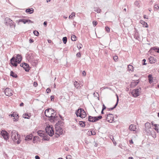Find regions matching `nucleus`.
I'll return each instance as SVG.
<instances>
[{"label":"nucleus","mask_w":159,"mask_h":159,"mask_svg":"<svg viewBox=\"0 0 159 159\" xmlns=\"http://www.w3.org/2000/svg\"><path fill=\"white\" fill-rule=\"evenodd\" d=\"M151 129L145 128V130L147 135H149L151 134L152 131Z\"/></svg>","instance_id":"b1692460"},{"label":"nucleus","mask_w":159,"mask_h":159,"mask_svg":"<svg viewBox=\"0 0 159 159\" xmlns=\"http://www.w3.org/2000/svg\"><path fill=\"white\" fill-rule=\"evenodd\" d=\"M19 116L18 115H17L16 116V117L14 118V121H17L18 120V119Z\"/></svg>","instance_id":"49530a36"},{"label":"nucleus","mask_w":159,"mask_h":159,"mask_svg":"<svg viewBox=\"0 0 159 159\" xmlns=\"http://www.w3.org/2000/svg\"><path fill=\"white\" fill-rule=\"evenodd\" d=\"M51 117L50 118H52V119H55L56 117V112H54V113H53L52 114H51Z\"/></svg>","instance_id":"7c9ffc66"},{"label":"nucleus","mask_w":159,"mask_h":159,"mask_svg":"<svg viewBox=\"0 0 159 159\" xmlns=\"http://www.w3.org/2000/svg\"><path fill=\"white\" fill-rule=\"evenodd\" d=\"M75 114L77 117H80L81 118H85L86 116L85 112L82 108H79L76 111Z\"/></svg>","instance_id":"f03ea898"},{"label":"nucleus","mask_w":159,"mask_h":159,"mask_svg":"<svg viewBox=\"0 0 159 159\" xmlns=\"http://www.w3.org/2000/svg\"><path fill=\"white\" fill-rule=\"evenodd\" d=\"M146 61V60L145 59H143V61L144 62V63H143V65H146L147 64L145 63Z\"/></svg>","instance_id":"4d7b16f0"},{"label":"nucleus","mask_w":159,"mask_h":159,"mask_svg":"<svg viewBox=\"0 0 159 159\" xmlns=\"http://www.w3.org/2000/svg\"><path fill=\"white\" fill-rule=\"evenodd\" d=\"M20 66L22 67L26 71H29L30 70L29 65L25 63H23L20 64Z\"/></svg>","instance_id":"f8f14e48"},{"label":"nucleus","mask_w":159,"mask_h":159,"mask_svg":"<svg viewBox=\"0 0 159 159\" xmlns=\"http://www.w3.org/2000/svg\"><path fill=\"white\" fill-rule=\"evenodd\" d=\"M56 134L58 135V136L62 134H63V129L62 127L60 126H56L55 127Z\"/></svg>","instance_id":"0eeeda50"},{"label":"nucleus","mask_w":159,"mask_h":159,"mask_svg":"<svg viewBox=\"0 0 159 159\" xmlns=\"http://www.w3.org/2000/svg\"><path fill=\"white\" fill-rule=\"evenodd\" d=\"M33 33L36 36H38L39 35V33L37 31H34Z\"/></svg>","instance_id":"a19ab883"},{"label":"nucleus","mask_w":159,"mask_h":159,"mask_svg":"<svg viewBox=\"0 0 159 159\" xmlns=\"http://www.w3.org/2000/svg\"><path fill=\"white\" fill-rule=\"evenodd\" d=\"M93 25H94V26H95L98 24L97 21H93Z\"/></svg>","instance_id":"5fc2aeb1"},{"label":"nucleus","mask_w":159,"mask_h":159,"mask_svg":"<svg viewBox=\"0 0 159 159\" xmlns=\"http://www.w3.org/2000/svg\"><path fill=\"white\" fill-rule=\"evenodd\" d=\"M128 68L129 70L133 71L134 70V67L133 66L131 65H128Z\"/></svg>","instance_id":"72a5a7b5"},{"label":"nucleus","mask_w":159,"mask_h":159,"mask_svg":"<svg viewBox=\"0 0 159 159\" xmlns=\"http://www.w3.org/2000/svg\"><path fill=\"white\" fill-rule=\"evenodd\" d=\"M34 11V10L33 8L27 9L25 10V12L29 14H32Z\"/></svg>","instance_id":"5701e85b"},{"label":"nucleus","mask_w":159,"mask_h":159,"mask_svg":"<svg viewBox=\"0 0 159 159\" xmlns=\"http://www.w3.org/2000/svg\"><path fill=\"white\" fill-rule=\"evenodd\" d=\"M22 59V57L19 54H17L16 57H15V60L16 61V63L17 64L18 63H20Z\"/></svg>","instance_id":"ddd939ff"},{"label":"nucleus","mask_w":159,"mask_h":159,"mask_svg":"<svg viewBox=\"0 0 159 159\" xmlns=\"http://www.w3.org/2000/svg\"><path fill=\"white\" fill-rule=\"evenodd\" d=\"M49 109H46L45 112V115L46 117L50 118L51 115V113L49 112Z\"/></svg>","instance_id":"f3484780"},{"label":"nucleus","mask_w":159,"mask_h":159,"mask_svg":"<svg viewBox=\"0 0 159 159\" xmlns=\"http://www.w3.org/2000/svg\"><path fill=\"white\" fill-rule=\"evenodd\" d=\"M11 138L15 143L17 144L20 143L21 140V138L17 132L15 130H13L11 131Z\"/></svg>","instance_id":"f257e3e1"},{"label":"nucleus","mask_w":159,"mask_h":159,"mask_svg":"<svg viewBox=\"0 0 159 159\" xmlns=\"http://www.w3.org/2000/svg\"><path fill=\"white\" fill-rule=\"evenodd\" d=\"M33 42H34V40H33V39H30V40H29V42H30V43H32Z\"/></svg>","instance_id":"e2e57ef3"},{"label":"nucleus","mask_w":159,"mask_h":159,"mask_svg":"<svg viewBox=\"0 0 159 159\" xmlns=\"http://www.w3.org/2000/svg\"><path fill=\"white\" fill-rule=\"evenodd\" d=\"M148 59L151 64L154 63L156 61V59L153 57H150Z\"/></svg>","instance_id":"2eb2a0df"},{"label":"nucleus","mask_w":159,"mask_h":159,"mask_svg":"<svg viewBox=\"0 0 159 159\" xmlns=\"http://www.w3.org/2000/svg\"><path fill=\"white\" fill-rule=\"evenodd\" d=\"M48 109L49 110V112L51 113V114H52L55 112L54 110L52 108H49Z\"/></svg>","instance_id":"ea45409f"},{"label":"nucleus","mask_w":159,"mask_h":159,"mask_svg":"<svg viewBox=\"0 0 159 159\" xmlns=\"http://www.w3.org/2000/svg\"><path fill=\"white\" fill-rule=\"evenodd\" d=\"M116 96H117V102H116V104H115V106H114V107H113L112 108H109V110H113V109H114V108H115L116 107V106L117 105L118 103V102L119 101V99H118V96L117 95H116Z\"/></svg>","instance_id":"393cba45"},{"label":"nucleus","mask_w":159,"mask_h":159,"mask_svg":"<svg viewBox=\"0 0 159 159\" xmlns=\"http://www.w3.org/2000/svg\"><path fill=\"white\" fill-rule=\"evenodd\" d=\"M75 16V13L74 12H72L71 15H70L69 18L70 19H72L73 16Z\"/></svg>","instance_id":"c9c22d12"},{"label":"nucleus","mask_w":159,"mask_h":159,"mask_svg":"<svg viewBox=\"0 0 159 159\" xmlns=\"http://www.w3.org/2000/svg\"><path fill=\"white\" fill-rule=\"evenodd\" d=\"M38 135L41 136V137H43L44 136V134L43 133L42 131L40 130L38 132Z\"/></svg>","instance_id":"f704fd0d"},{"label":"nucleus","mask_w":159,"mask_h":159,"mask_svg":"<svg viewBox=\"0 0 159 159\" xmlns=\"http://www.w3.org/2000/svg\"><path fill=\"white\" fill-rule=\"evenodd\" d=\"M141 90V89L140 88L134 89L132 91V94L134 97H136L140 95Z\"/></svg>","instance_id":"20e7f679"},{"label":"nucleus","mask_w":159,"mask_h":159,"mask_svg":"<svg viewBox=\"0 0 159 159\" xmlns=\"http://www.w3.org/2000/svg\"><path fill=\"white\" fill-rule=\"evenodd\" d=\"M145 128L151 129V125L150 123L147 122L145 124Z\"/></svg>","instance_id":"c756f323"},{"label":"nucleus","mask_w":159,"mask_h":159,"mask_svg":"<svg viewBox=\"0 0 159 159\" xmlns=\"http://www.w3.org/2000/svg\"><path fill=\"white\" fill-rule=\"evenodd\" d=\"M10 75L14 78H16L17 77V75L13 71H11Z\"/></svg>","instance_id":"cd10ccee"},{"label":"nucleus","mask_w":159,"mask_h":159,"mask_svg":"<svg viewBox=\"0 0 159 159\" xmlns=\"http://www.w3.org/2000/svg\"><path fill=\"white\" fill-rule=\"evenodd\" d=\"M136 129V126L134 125H131L129 127V129L131 131H135Z\"/></svg>","instance_id":"dca6fc26"},{"label":"nucleus","mask_w":159,"mask_h":159,"mask_svg":"<svg viewBox=\"0 0 159 159\" xmlns=\"http://www.w3.org/2000/svg\"><path fill=\"white\" fill-rule=\"evenodd\" d=\"M134 4L136 6H137L138 7H139V2L138 1H136L134 2Z\"/></svg>","instance_id":"37998d69"},{"label":"nucleus","mask_w":159,"mask_h":159,"mask_svg":"<svg viewBox=\"0 0 159 159\" xmlns=\"http://www.w3.org/2000/svg\"><path fill=\"white\" fill-rule=\"evenodd\" d=\"M81 56V54H80V52H78V53H77L76 54V56L77 57H80Z\"/></svg>","instance_id":"13d9d810"},{"label":"nucleus","mask_w":159,"mask_h":159,"mask_svg":"<svg viewBox=\"0 0 159 159\" xmlns=\"http://www.w3.org/2000/svg\"><path fill=\"white\" fill-rule=\"evenodd\" d=\"M114 116L112 114H109L107 115L106 120L109 122L112 123L114 121Z\"/></svg>","instance_id":"9b49d317"},{"label":"nucleus","mask_w":159,"mask_h":159,"mask_svg":"<svg viewBox=\"0 0 159 159\" xmlns=\"http://www.w3.org/2000/svg\"><path fill=\"white\" fill-rule=\"evenodd\" d=\"M62 40L63 41V42L64 44H66L67 41V38L66 37H63L62 39Z\"/></svg>","instance_id":"4c0bfd02"},{"label":"nucleus","mask_w":159,"mask_h":159,"mask_svg":"<svg viewBox=\"0 0 159 159\" xmlns=\"http://www.w3.org/2000/svg\"><path fill=\"white\" fill-rule=\"evenodd\" d=\"M85 122L84 121H80V125L82 127H84L85 126Z\"/></svg>","instance_id":"2f4dec72"},{"label":"nucleus","mask_w":159,"mask_h":159,"mask_svg":"<svg viewBox=\"0 0 159 159\" xmlns=\"http://www.w3.org/2000/svg\"><path fill=\"white\" fill-rule=\"evenodd\" d=\"M154 50L157 52L158 53H159V48H156L155 47L153 48Z\"/></svg>","instance_id":"864d4df0"},{"label":"nucleus","mask_w":159,"mask_h":159,"mask_svg":"<svg viewBox=\"0 0 159 159\" xmlns=\"http://www.w3.org/2000/svg\"><path fill=\"white\" fill-rule=\"evenodd\" d=\"M46 91H47V93H50L51 92V90L50 89L48 88L46 90Z\"/></svg>","instance_id":"6e6d98bb"},{"label":"nucleus","mask_w":159,"mask_h":159,"mask_svg":"<svg viewBox=\"0 0 159 159\" xmlns=\"http://www.w3.org/2000/svg\"><path fill=\"white\" fill-rule=\"evenodd\" d=\"M74 86L78 89H80V84L76 81H75L74 82Z\"/></svg>","instance_id":"6ab92c4d"},{"label":"nucleus","mask_w":159,"mask_h":159,"mask_svg":"<svg viewBox=\"0 0 159 159\" xmlns=\"http://www.w3.org/2000/svg\"><path fill=\"white\" fill-rule=\"evenodd\" d=\"M154 50L157 52L158 53H159V48H156L155 47L153 48Z\"/></svg>","instance_id":"3c124183"},{"label":"nucleus","mask_w":159,"mask_h":159,"mask_svg":"<svg viewBox=\"0 0 159 159\" xmlns=\"http://www.w3.org/2000/svg\"><path fill=\"white\" fill-rule=\"evenodd\" d=\"M82 75L84 76L86 75V73L85 71H83L82 73Z\"/></svg>","instance_id":"680f3d73"},{"label":"nucleus","mask_w":159,"mask_h":159,"mask_svg":"<svg viewBox=\"0 0 159 159\" xmlns=\"http://www.w3.org/2000/svg\"><path fill=\"white\" fill-rule=\"evenodd\" d=\"M22 116L23 118L25 119H29L30 117V116L29 115L28 113L23 114Z\"/></svg>","instance_id":"c85d7f7f"},{"label":"nucleus","mask_w":159,"mask_h":159,"mask_svg":"<svg viewBox=\"0 0 159 159\" xmlns=\"http://www.w3.org/2000/svg\"><path fill=\"white\" fill-rule=\"evenodd\" d=\"M4 93L5 95L8 96H11L13 95L12 90L8 88H6L4 90Z\"/></svg>","instance_id":"6e6552de"},{"label":"nucleus","mask_w":159,"mask_h":159,"mask_svg":"<svg viewBox=\"0 0 159 159\" xmlns=\"http://www.w3.org/2000/svg\"><path fill=\"white\" fill-rule=\"evenodd\" d=\"M82 46V45L81 43H79L77 45V47L79 49L81 48Z\"/></svg>","instance_id":"79ce46f5"},{"label":"nucleus","mask_w":159,"mask_h":159,"mask_svg":"<svg viewBox=\"0 0 159 159\" xmlns=\"http://www.w3.org/2000/svg\"><path fill=\"white\" fill-rule=\"evenodd\" d=\"M154 50L157 52L158 53H159V48H156L155 47L153 48Z\"/></svg>","instance_id":"603ef678"},{"label":"nucleus","mask_w":159,"mask_h":159,"mask_svg":"<svg viewBox=\"0 0 159 159\" xmlns=\"http://www.w3.org/2000/svg\"><path fill=\"white\" fill-rule=\"evenodd\" d=\"M43 139L45 140H49V138L44 137L43 138Z\"/></svg>","instance_id":"69168bd1"},{"label":"nucleus","mask_w":159,"mask_h":159,"mask_svg":"<svg viewBox=\"0 0 159 159\" xmlns=\"http://www.w3.org/2000/svg\"><path fill=\"white\" fill-rule=\"evenodd\" d=\"M139 80L133 81L131 83V86H136L139 83Z\"/></svg>","instance_id":"4be33fe9"},{"label":"nucleus","mask_w":159,"mask_h":159,"mask_svg":"<svg viewBox=\"0 0 159 159\" xmlns=\"http://www.w3.org/2000/svg\"><path fill=\"white\" fill-rule=\"evenodd\" d=\"M18 22H22L24 24H25L28 23L29 24L30 23H34V22L33 21L29 19H20L18 20Z\"/></svg>","instance_id":"9d476101"},{"label":"nucleus","mask_w":159,"mask_h":159,"mask_svg":"<svg viewBox=\"0 0 159 159\" xmlns=\"http://www.w3.org/2000/svg\"><path fill=\"white\" fill-rule=\"evenodd\" d=\"M93 95H94V96L97 97V95H98V93H93Z\"/></svg>","instance_id":"0e129e2a"},{"label":"nucleus","mask_w":159,"mask_h":159,"mask_svg":"<svg viewBox=\"0 0 159 159\" xmlns=\"http://www.w3.org/2000/svg\"><path fill=\"white\" fill-rule=\"evenodd\" d=\"M154 50L157 52L158 53H159V48H156L155 47L153 48Z\"/></svg>","instance_id":"8fccbe9b"},{"label":"nucleus","mask_w":159,"mask_h":159,"mask_svg":"<svg viewBox=\"0 0 159 159\" xmlns=\"http://www.w3.org/2000/svg\"><path fill=\"white\" fill-rule=\"evenodd\" d=\"M71 39L73 41H75L76 40V37L75 35H72L71 37Z\"/></svg>","instance_id":"58836bf2"},{"label":"nucleus","mask_w":159,"mask_h":159,"mask_svg":"<svg viewBox=\"0 0 159 159\" xmlns=\"http://www.w3.org/2000/svg\"><path fill=\"white\" fill-rule=\"evenodd\" d=\"M66 159H73L72 158V157L71 155H68L66 157Z\"/></svg>","instance_id":"c03bdc74"},{"label":"nucleus","mask_w":159,"mask_h":159,"mask_svg":"<svg viewBox=\"0 0 159 159\" xmlns=\"http://www.w3.org/2000/svg\"><path fill=\"white\" fill-rule=\"evenodd\" d=\"M148 78L149 80V82L151 84L153 82V78L152 77V75H148Z\"/></svg>","instance_id":"a878e982"},{"label":"nucleus","mask_w":159,"mask_h":159,"mask_svg":"<svg viewBox=\"0 0 159 159\" xmlns=\"http://www.w3.org/2000/svg\"><path fill=\"white\" fill-rule=\"evenodd\" d=\"M113 59H114V61H116L118 60V57L117 56H115L113 57Z\"/></svg>","instance_id":"09e8293b"},{"label":"nucleus","mask_w":159,"mask_h":159,"mask_svg":"<svg viewBox=\"0 0 159 159\" xmlns=\"http://www.w3.org/2000/svg\"><path fill=\"white\" fill-rule=\"evenodd\" d=\"M105 30L108 33L110 31V29L108 26H106L105 27Z\"/></svg>","instance_id":"a18cd8bd"},{"label":"nucleus","mask_w":159,"mask_h":159,"mask_svg":"<svg viewBox=\"0 0 159 159\" xmlns=\"http://www.w3.org/2000/svg\"><path fill=\"white\" fill-rule=\"evenodd\" d=\"M1 134L5 140L7 141L8 139V134L6 131L2 130L1 132Z\"/></svg>","instance_id":"1a4fd4ad"},{"label":"nucleus","mask_w":159,"mask_h":159,"mask_svg":"<svg viewBox=\"0 0 159 159\" xmlns=\"http://www.w3.org/2000/svg\"><path fill=\"white\" fill-rule=\"evenodd\" d=\"M14 59V57H13L10 60L12 66L16 67L17 66V63H16V61Z\"/></svg>","instance_id":"4468645a"},{"label":"nucleus","mask_w":159,"mask_h":159,"mask_svg":"<svg viewBox=\"0 0 159 159\" xmlns=\"http://www.w3.org/2000/svg\"><path fill=\"white\" fill-rule=\"evenodd\" d=\"M106 108V107L103 104V105L102 110H104Z\"/></svg>","instance_id":"338daca9"},{"label":"nucleus","mask_w":159,"mask_h":159,"mask_svg":"<svg viewBox=\"0 0 159 159\" xmlns=\"http://www.w3.org/2000/svg\"><path fill=\"white\" fill-rule=\"evenodd\" d=\"M94 11L98 13H99L101 11V10L99 8H97L95 9Z\"/></svg>","instance_id":"e433bc0d"},{"label":"nucleus","mask_w":159,"mask_h":159,"mask_svg":"<svg viewBox=\"0 0 159 159\" xmlns=\"http://www.w3.org/2000/svg\"><path fill=\"white\" fill-rule=\"evenodd\" d=\"M110 138H111V140L113 142L114 141V139L113 136H110Z\"/></svg>","instance_id":"052dcab7"},{"label":"nucleus","mask_w":159,"mask_h":159,"mask_svg":"<svg viewBox=\"0 0 159 159\" xmlns=\"http://www.w3.org/2000/svg\"><path fill=\"white\" fill-rule=\"evenodd\" d=\"M38 85V84L37 82H34V86L35 87H36Z\"/></svg>","instance_id":"bf43d9fd"},{"label":"nucleus","mask_w":159,"mask_h":159,"mask_svg":"<svg viewBox=\"0 0 159 159\" xmlns=\"http://www.w3.org/2000/svg\"><path fill=\"white\" fill-rule=\"evenodd\" d=\"M140 22L143 25V27L147 28L148 27V25L147 23L143 20H140Z\"/></svg>","instance_id":"a211bd4d"},{"label":"nucleus","mask_w":159,"mask_h":159,"mask_svg":"<svg viewBox=\"0 0 159 159\" xmlns=\"http://www.w3.org/2000/svg\"><path fill=\"white\" fill-rule=\"evenodd\" d=\"M102 118V116H101L94 117L89 116L88 120L89 121L94 122L98 121L100 119H101Z\"/></svg>","instance_id":"7ed1b4c3"},{"label":"nucleus","mask_w":159,"mask_h":159,"mask_svg":"<svg viewBox=\"0 0 159 159\" xmlns=\"http://www.w3.org/2000/svg\"><path fill=\"white\" fill-rule=\"evenodd\" d=\"M89 135H95L96 134V132L93 129L91 131H88V132Z\"/></svg>","instance_id":"bb28decb"},{"label":"nucleus","mask_w":159,"mask_h":159,"mask_svg":"<svg viewBox=\"0 0 159 159\" xmlns=\"http://www.w3.org/2000/svg\"><path fill=\"white\" fill-rule=\"evenodd\" d=\"M64 124V123L62 121H58V122L56 124V126H60V127H62V128Z\"/></svg>","instance_id":"412c9836"},{"label":"nucleus","mask_w":159,"mask_h":159,"mask_svg":"<svg viewBox=\"0 0 159 159\" xmlns=\"http://www.w3.org/2000/svg\"><path fill=\"white\" fill-rule=\"evenodd\" d=\"M33 135L32 134H30L27 136L25 138V140L26 141H29L32 139Z\"/></svg>","instance_id":"aec40b11"},{"label":"nucleus","mask_w":159,"mask_h":159,"mask_svg":"<svg viewBox=\"0 0 159 159\" xmlns=\"http://www.w3.org/2000/svg\"><path fill=\"white\" fill-rule=\"evenodd\" d=\"M159 8V6L157 4H155L154 7V10L155 11H156L158 10Z\"/></svg>","instance_id":"473e14b6"},{"label":"nucleus","mask_w":159,"mask_h":159,"mask_svg":"<svg viewBox=\"0 0 159 159\" xmlns=\"http://www.w3.org/2000/svg\"><path fill=\"white\" fill-rule=\"evenodd\" d=\"M45 130L46 133L50 136H52L54 134L53 129L52 127H51L50 126L46 127Z\"/></svg>","instance_id":"39448f33"},{"label":"nucleus","mask_w":159,"mask_h":159,"mask_svg":"<svg viewBox=\"0 0 159 159\" xmlns=\"http://www.w3.org/2000/svg\"><path fill=\"white\" fill-rule=\"evenodd\" d=\"M17 115V114L16 113L13 112V114H12L11 115H10L12 117H16V116Z\"/></svg>","instance_id":"de8ad7c7"},{"label":"nucleus","mask_w":159,"mask_h":159,"mask_svg":"<svg viewBox=\"0 0 159 159\" xmlns=\"http://www.w3.org/2000/svg\"><path fill=\"white\" fill-rule=\"evenodd\" d=\"M5 20L6 21V23H8L11 28L13 27L14 28H15L16 26L15 24L11 19L7 17L5 18Z\"/></svg>","instance_id":"423d86ee"},{"label":"nucleus","mask_w":159,"mask_h":159,"mask_svg":"<svg viewBox=\"0 0 159 159\" xmlns=\"http://www.w3.org/2000/svg\"><path fill=\"white\" fill-rule=\"evenodd\" d=\"M35 159H40V157L37 155H36L35 156Z\"/></svg>","instance_id":"774afa93"}]
</instances>
